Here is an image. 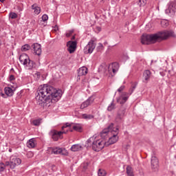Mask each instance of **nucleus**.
I'll return each instance as SVG.
<instances>
[{
  "mask_svg": "<svg viewBox=\"0 0 176 176\" xmlns=\"http://www.w3.org/2000/svg\"><path fill=\"white\" fill-rule=\"evenodd\" d=\"M14 75H10V80L12 82V80H14Z\"/></svg>",
  "mask_w": 176,
  "mask_h": 176,
  "instance_id": "obj_44",
  "label": "nucleus"
},
{
  "mask_svg": "<svg viewBox=\"0 0 176 176\" xmlns=\"http://www.w3.org/2000/svg\"><path fill=\"white\" fill-rule=\"evenodd\" d=\"M138 85V82H137L132 83L131 87L129 90V93L128 94L127 92L122 93V94L120 97V101H118L120 104H124L126 101L129 100V96H131V94H133L135 89H137Z\"/></svg>",
  "mask_w": 176,
  "mask_h": 176,
  "instance_id": "obj_3",
  "label": "nucleus"
},
{
  "mask_svg": "<svg viewBox=\"0 0 176 176\" xmlns=\"http://www.w3.org/2000/svg\"><path fill=\"white\" fill-rule=\"evenodd\" d=\"M166 12H168V13H171L172 14H174V13H175V12H176V1H175L170 2L168 10H166Z\"/></svg>",
  "mask_w": 176,
  "mask_h": 176,
  "instance_id": "obj_18",
  "label": "nucleus"
},
{
  "mask_svg": "<svg viewBox=\"0 0 176 176\" xmlns=\"http://www.w3.org/2000/svg\"><path fill=\"white\" fill-rule=\"evenodd\" d=\"M76 41H68L67 45L68 46L67 50L70 54H72L76 50Z\"/></svg>",
  "mask_w": 176,
  "mask_h": 176,
  "instance_id": "obj_16",
  "label": "nucleus"
},
{
  "mask_svg": "<svg viewBox=\"0 0 176 176\" xmlns=\"http://www.w3.org/2000/svg\"><path fill=\"white\" fill-rule=\"evenodd\" d=\"M70 124H72L73 130H75V131H78L79 133H82V131L83 130V129L82 128V124L74 123H72Z\"/></svg>",
  "mask_w": 176,
  "mask_h": 176,
  "instance_id": "obj_24",
  "label": "nucleus"
},
{
  "mask_svg": "<svg viewBox=\"0 0 176 176\" xmlns=\"http://www.w3.org/2000/svg\"><path fill=\"white\" fill-rule=\"evenodd\" d=\"M4 91H5L4 94L5 96H6V98H8V97H12L13 94H14V91L10 87H6L4 88Z\"/></svg>",
  "mask_w": 176,
  "mask_h": 176,
  "instance_id": "obj_21",
  "label": "nucleus"
},
{
  "mask_svg": "<svg viewBox=\"0 0 176 176\" xmlns=\"http://www.w3.org/2000/svg\"><path fill=\"white\" fill-rule=\"evenodd\" d=\"M93 140H94V138H90L87 140L88 144H91V141H93Z\"/></svg>",
  "mask_w": 176,
  "mask_h": 176,
  "instance_id": "obj_45",
  "label": "nucleus"
},
{
  "mask_svg": "<svg viewBox=\"0 0 176 176\" xmlns=\"http://www.w3.org/2000/svg\"><path fill=\"white\" fill-rule=\"evenodd\" d=\"M32 9L34 10V14H39V13H41V8L36 6V3L32 6Z\"/></svg>",
  "mask_w": 176,
  "mask_h": 176,
  "instance_id": "obj_28",
  "label": "nucleus"
},
{
  "mask_svg": "<svg viewBox=\"0 0 176 176\" xmlns=\"http://www.w3.org/2000/svg\"><path fill=\"white\" fill-rule=\"evenodd\" d=\"M72 34H74V30H69V32H67L66 33L67 38H69V36H71V35H72Z\"/></svg>",
  "mask_w": 176,
  "mask_h": 176,
  "instance_id": "obj_41",
  "label": "nucleus"
},
{
  "mask_svg": "<svg viewBox=\"0 0 176 176\" xmlns=\"http://www.w3.org/2000/svg\"><path fill=\"white\" fill-rule=\"evenodd\" d=\"M112 133H115L113 134V136L109 138L108 144L109 145H112V144H116L118 142V140H119V137H118V134L119 133V126H116L113 128Z\"/></svg>",
  "mask_w": 176,
  "mask_h": 176,
  "instance_id": "obj_6",
  "label": "nucleus"
},
{
  "mask_svg": "<svg viewBox=\"0 0 176 176\" xmlns=\"http://www.w3.org/2000/svg\"><path fill=\"white\" fill-rule=\"evenodd\" d=\"M28 50H31V45L25 44L21 47L22 52H28Z\"/></svg>",
  "mask_w": 176,
  "mask_h": 176,
  "instance_id": "obj_32",
  "label": "nucleus"
},
{
  "mask_svg": "<svg viewBox=\"0 0 176 176\" xmlns=\"http://www.w3.org/2000/svg\"><path fill=\"white\" fill-rule=\"evenodd\" d=\"M70 149L72 152H78V151L82 150V146L80 144H74L72 146Z\"/></svg>",
  "mask_w": 176,
  "mask_h": 176,
  "instance_id": "obj_27",
  "label": "nucleus"
},
{
  "mask_svg": "<svg viewBox=\"0 0 176 176\" xmlns=\"http://www.w3.org/2000/svg\"><path fill=\"white\" fill-rule=\"evenodd\" d=\"M113 128V123H111L107 128L103 129L100 133L101 138H103V140L107 138L108 134H109V133H112Z\"/></svg>",
  "mask_w": 176,
  "mask_h": 176,
  "instance_id": "obj_10",
  "label": "nucleus"
},
{
  "mask_svg": "<svg viewBox=\"0 0 176 176\" xmlns=\"http://www.w3.org/2000/svg\"><path fill=\"white\" fill-rule=\"evenodd\" d=\"M28 156H34V154H33L32 152H29V153H28Z\"/></svg>",
  "mask_w": 176,
  "mask_h": 176,
  "instance_id": "obj_46",
  "label": "nucleus"
},
{
  "mask_svg": "<svg viewBox=\"0 0 176 176\" xmlns=\"http://www.w3.org/2000/svg\"><path fill=\"white\" fill-rule=\"evenodd\" d=\"M151 168L153 171H157L159 170V160L156 156L151 157Z\"/></svg>",
  "mask_w": 176,
  "mask_h": 176,
  "instance_id": "obj_13",
  "label": "nucleus"
},
{
  "mask_svg": "<svg viewBox=\"0 0 176 176\" xmlns=\"http://www.w3.org/2000/svg\"><path fill=\"white\" fill-rule=\"evenodd\" d=\"M137 3L140 7L145 6V5H146V0H138L137 1Z\"/></svg>",
  "mask_w": 176,
  "mask_h": 176,
  "instance_id": "obj_33",
  "label": "nucleus"
},
{
  "mask_svg": "<svg viewBox=\"0 0 176 176\" xmlns=\"http://www.w3.org/2000/svg\"><path fill=\"white\" fill-rule=\"evenodd\" d=\"M10 72H14V69L12 68V69H10Z\"/></svg>",
  "mask_w": 176,
  "mask_h": 176,
  "instance_id": "obj_47",
  "label": "nucleus"
},
{
  "mask_svg": "<svg viewBox=\"0 0 176 176\" xmlns=\"http://www.w3.org/2000/svg\"><path fill=\"white\" fill-rule=\"evenodd\" d=\"M37 93L38 95L36 96V100L37 104L41 105V107H50V104L57 102L63 96L61 89H56L47 85H41Z\"/></svg>",
  "mask_w": 176,
  "mask_h": 176,
  "instance_id": "obj_1",
  "label": "nucleus"
},
{
  "mask_svg": "<svg viewBox=\"0 0 176 176\" xmlns=\"http://www.w3.org/2000/svg\"><path fill=\"white\" fill-rule=\"evenodd\" d=\"M52 153L54 155H63L64 156H68V151L65 148H52Z\"/></svg>",
  "mask_w": 176,
  "mask_h": 176,
  "instance_id": "obj_11",
  "label": "nucleus"
},
{
  "mask_svg": "<svg viewBox=\"0 0 176 176\" xmlns=\"http://www.w3.org/2000/svg\"><path fill=\"white\" fill-rule=\"evenodd\" d=\"M96 49H97L98 52H101V50H104V45H102V43H99L98 46L97 47Z\"/></svg>",
  "mask_w": 176,
  "mask_h": 176,
  "instance_id": "obj_37",
  "label": "nucleus"
},
{
  "mask_svg": "<svg viewBox=\"0 0 176 176\" xmlns=\"http://www.w3.org/2000/svg\"><path fill=\"white\" fill-rule=\"evenodd\" d=\"M5 1H6V0H0V2H1V3H3V2H5Z\"/></svg>",
  "mask_w": 176,
  "mask_h": 176,
  "instance_id": "obj_48",
  "label": "nucleus"
},
{
  "mask_svg": "<svg viewBox=\"0 0 176 176\" xmlns=\"http://www.w3.org/2000/svg\"><path fill=\"white\" fill-rule=\"evenodd\" d=\"M124 89H126V86L122 85V86L118 89V93H122V91H123V90H124Z\"/></svg>",
  "mask_w": 176,
  "mask_h": 176,
  "instance_id": "obj_42",
  "label": "nucleus"
},
{
  "mask_svg": "<svg viewBox=\"0 0 176 176\" xmlns=\"http://www.w3.org/2000/svg\"><path fill=\"white\" fill-rule=\"evenodd\" d=\"M98 31H101V28H98Z\"/></svg>",
  "mask_w": 176,
  "mask_h": 176,
  "instance_id": "obj_51",
  "label": "nucleus"
},
{
  "mask_svg": "<svg viewBox=\"0 0 176 176\" xmlns=\"http://www.w3.org/2000/svg\"><path fill=\"white\" fill-rule=\"evenodd\" d=\"M116 109V105L115 104L113 101H112V102L108 106L107 111H109V112H111V111H113V109Z\"/></svg>",
  "mask_w": 176,
  "mask_h": 176,
  "instance_id": "obj_31",
  "label": "nucleus"
},
{
  "mask_svg": "<svg viewBox=\"0 0 176 176\" xmlns=\"http://www.w3.org/2000/svg\"><path fill=\"white\" fill-rule=\"evenodd\" d=\"M108 71L109 78H113L116 72L119 71V63L115 62L110 64L108 67Z\"/></svg>",
  "mask_w": 176,
  "mask_h": 176,
  "instance_id": "obj_4",
  "label": "nucleus"
},
{
  "mask_svg": "<svg viewBox=\"0 0 176 176\" xmlns=\"http://www.w3.org/2000/svg\"><path fill=\"white\" fill-rule=\"evenodd\" d=\"M31 27H35L36 25V21L34 19H32L30 21Z\"/></svg>",
  "mask_w": 176,
  "mask_h": 176,
  "instance_id": "obj_40",
  "label": "nucleus"
},
{
  "mask_svg": "<svg viewBox=\"0 0 176 176\" xmlns=\"http://www.w3.org/2000/svg\"><path fill=\"white\" fill-rule=\"evenodd\" d=\"M174 36V32L173 30H164L154 34H143L141 37V43L142 45H151V43H156L164 39Z\"/></svg>",
  "mask_w": 176,
  "mask_h": 176,
  "instance_id": "obj_2",
  "label": "nucleus"
},
{
  "mask_svg": "<svg viewBox=\"0 0 176 176\" xmlns=\"http://www.w3.org/2000/svg\"><path fill=\"white\" fill-rule=\"evenodd\" d=\"M32 124L34 126H39L41 124V120H34L32 121Z\"/></svg>",
  "mask_w": 176,
  "mask_h": 176,
  "instance_id": "obj_38",
  "label": "nucleus"
},
{
  "mask_svg": "<svg viewBox=\"0 0 176 176\" xmlns=\"http://www.w3.org/2000/svg\"><path fill=\"white\" fill-rule=\"evenodd\" d=\"M82 118L86 119L87 120H89L90 119H94V116L91 114L84 113L82 115Z\"/></svg>",
  "mask_w": 176,
  "mask_h": 176,
  "instance_id": "obj_29",
  "label": "nucleus"
},
{
  "mask_svg": "<svg viewBox=\"0 0 176 176\" xmlns=\"http://www.w3.org/2000/svg\"><path fill=\"white\" fill-rule=\"evenodd\" d=\"M0 96L3 97V98H6V96H5V94L2 93V88L0 87Z\"/></svg>",
  "mask_w": 176,
  "mask_h": 176,
  "instance_id": "obj_43",
  "label": "nucleus"
},
{
  "mask_svg": "<svg viewBox=\"0 0 176 176\" xmlns=\"http://www.w3.org/2000/svg\"><path fill=\"white\" fill-rule=\"evenodd\" d=\"M98 176H105L107 175V172L104 170V169H99L98 172Z\"/></svg>",
  "mask_w": 176,
  "mask_h": 176,
  "instance_id": "obj_35",
  "label": "nucleus"
},
{
  "mask_svg": "<svg viewBox=\"0 0 176 176\" xmlns=\"http://www.w3.org/2000/svg\"><path fill=\"white\" fill-rule=\"evenodd\" d=\"M151 76H152V72L150 70H145L143 73V78L144 79L143 82L146 83L151 79Z\"/></svg>",
  "mask_w": 176,
  "mask_h": 176,
  "instance_id": "obj_19",
  "label": "nucleus"
},
{
  "mask_svg": "<svg viewBox=\"0 0 176 176\" xmlns=\"http://www.w3.org/2000/svg\"><path fill=\"white\" fill-rule=\"evenodd\" d=\"M72 124L69 123H66L65 125L62 126V131H65L66 134L68 131H74V129H71Z\"/></svg>",
  "mask_w": 176,
  "mask_h": 176,
  "instance_id": "obj_25",
  "label": "nucleus"
},
{
  "mask_svg": "<svg viewBox=\"0 0 176 176\" xmlns=\"http://www.w3.org/2000/svg\"><path fill=\"white\" fill-rule=\"evenodd\" d=\"M126 174H127V176H134V172L133 171V168H131V166H127Z\"/></svg>",
  "mask_w": 176,
  "mask_h": 176,
  "instance_id": "obj_30",
  "label": "nucleus"
},
{
  "mask_svg": "<svg viewBox=\"0 0 176 176\" xmlns=\"http://www.w3.org/2000/svg\"><path fill=\"white\" fill-rule=\"evenodd\" d=\"M104 146H105V142L97 140L92 142V149L96 152H100L102 149H104Z\"/></svg>",
  "mask_w": 176,
  "mask_h": 176,
  "instance_id": "obj_5",
  "label": "nucleus"
},
{
  "mask_svg": "<svg viewBox=\"0 0 176 176\" xmlns=\"http://www.w3.org/2000/svg\"><path fill=\"white\" fill-rule=\"evenodd\" d=\"M93 102H94V97L91 96L80 104V109H85V108H87L89 105H91Z\"/></svg>",
  "mask_w": 176,
  "mask_h": 176,
  "instance_id": "obj_14",
  "label": "nucleus"
},
{
  "mask_svg": "<svg viewBox=\"0 0 176 176\" xmlns=\"http://www.w3.org/2000/svg\"><path fill=\"white\" fill-rule=\"evenodd\" d=\"M9 162V166L11 170H14L16 168V166H20L21 164V159L16 157V156H11Z\"/></svg>",
  "mask_w": 176,
  "mask_h": 176,
  "instance_id": "obj_7",
  "label": "nucleus"
},
{
  "mask_svg": "<svg viewBox=\"0 0 176 176\" xmlns=\"http://www.w3.org/2000/svg\"><path fill=\"white\" fill-rule=\"evenodd\" d=\"M25 69H36V63L34 60L29 59L24 65Z\"/></svg>",
  "mask_w": 176,
  "mask_h": 176,
  "instance_id": "obj_15",
  "label": "nucleus"
},
{
  "mask_svg": "<svg viewBox=\"0 0 176 176\" xmlns=\"http://www.w3.org/2000/svg\"><path fill=\"white\" fill-rule=\"evenodd\" d=\"M31 50L34 52V54L36 56H41L42 54V48L40 44L38 43H34L31 45Z\"/></svg>",
  "mask_w": 176,
  "mask_h": 176,
  "instance_id": "obj_12",
  "label": "nucleus"
},
{
  "mask_svg": "<svg viewBox=\"0 0 176 176\" xmlns=\"http://www.w3.org/2000/svg\"><path fill=\"white\" fill-rule=\"evenodd\" d=\"M94 49H96V43L94 40H90L88 44L84 48V52L85 54H91Z\"/></svg>",
  "mask_w": 176,
  "mask_h": 176,
  "instance_id": "obj_9",
  "label": "nucleus"
},
{
  "mask_svg": "<svg viewBox=\"0 0 176 176\" xmlns=\"http://www.w3.org/2000/svg\"><path fill=\"white\" fill-rule=\"evenodd\" d=\"M50 135H52V140L54 141H58L60 138H63V134H67L65 131H58L56 130H52L50 132Z\"/></svg>",
  "mask_w": 176,
  "mask_h": 176,
  "instance_id": "obj_8",
  "label": "nucleus"
},
{
  "mask_svg": "<svg viewBox=\"0 0 176 176\" xmlns=\"http://www.w3.org/2000/svg\"><path fill=\"white\" fill-rule=\"evenodd\" d=\"M126 111L124 110H120L118 113V115L116 118V122L117 123H122L123 118H124V113Z\"/></svg>",
  "mask_w": 176,
  "mask_h": 176,
  "instance_id": "obj_17",
  "label": "nucleus"
},
{
  "mask_svg": "<svg viewBox=\"0 0 176 176\" xmlns=\"http://www.w3.org/2000/svg\"><path fill=\"white\" fill-rule=\"evenodd\" d=\"M9 152H12V148H10V149H9Z\"/></svg>",
  "mask_w": 176,
  "mask_h": 176,
  "instance_id": "obj_50",
  "label": "nucleus"
},
{
  "mask_svg": "<svg viewBox=\"0 0 176 176\" xmlns=\"http://www.w3.org/2000/svg\"><path fill=\"white\" fill-rule=\"evenodd\" d=\"M30 59V56H28L26 54H22L19 56V61L22 65H24Z\"/></svg>",
  "mask_w": 176,
  "mask_h": 176,
  "instance_id": "obj_20",
  "label": "nucleus"
},
{
  "mask_svg": "<svg viewBox=\"0 0 176 176\" xmlns=\"http://www.w3.org/2000/svg\"><path fill=\"white\" fill-rule=\"evenodd\" d=\"M36 139L35 138H32V139H30L27 143H26V145L28 146V148H35V146H36Z\"/></svg>",
  "mask_w": 176,
  "mask_h": 176,
  "instance_id": "obj_22",
  "label": "nucleus"
},
{
  "mask_svg": "<svg viewBox=\"0 0 176 176\" xmlns=\"http://www.w3.org/2000/svg\"><path fill=\"white\" fill-rule=\"evenodd\" d=\"M42 20L43 21H47V20H49V16H47V14H43L42 16Z\"/></svg>",
  "mask_w": 176,
  "mask_h": 176,
  "instance_id": "obj_39",
  "label": "nucleus"
},
{
  "mask_svg": "<svg viewBox=\"0 0 176 176\" xmlns=\"http://www.w3.org/2000/svg\"><path fill=\"white\" fill-rule=\"evenodd\" d=\"M168 21L167 20H162L161 21V25L163 27V28H166V27H168Z\"/></svg>",
  "mask_w": 176,
  "mask_h": 176,
  "instance_id": "obj_34",
  "label": "nucleus"
},
{
  "mask_svg": "<svg viewBox=\"0 0 176 176\" xmlns=\"http://www.w3.org/2000/svg\"><path fill=\"white\" fill-rule=\"evenodd\" d=\"M88 69L86 67H82L78 69V76H83L87 75Z\"/></svg>",
  "mask_w": 176,
  "mask_h": 176,
  "instance_id": "obj_23",
  "label": "nucleus"
},
{
  "mask_svg": "<svg viewBox=\"0 0 176 176\" xmlns=\"http://www.w3.org/2000/svg\"><path fill=\"white\" fill-rule=\"evenodd\" d=\"M9 161L6 162V163L0 162V173H3L6 168L9 167Z\"/></svg>",
  "mask_w": 176,
  "mask_h": 176,
  "instance_id": "obj_26",
  "label": "nucleus"
},
{
  "mask_svg": "<svg viewBox=\"0 0 176 176\" xmlns=\"http://www.w3.org/2000/svg\"><path fill=\"white\" fill-rule=\"evenodd\" d=\"M72 39H75V36H73L72 37Z\"/></svg>",
  "mask_w": 176,
  "mask_h": 176,
  "instance_id": "obj_49",
  "label": "nucleus"
},
{
  "mask_svg": "<svg viewBox=\"0 0 176 176\" xmlns=\"http://www.w3.org/2000/svg\"><path fill=\"white\" fill-rule=\"evenodd\" d=\"M17 17H19V16L17 14H16V12L10 13V19H12V20H14V19H17Z\"/></svg>",
  "mask_w": 176,
  "mask_h": 176,
  "instance_id": "obj_36",
  "label": "nucleus"
}]
</instances>
